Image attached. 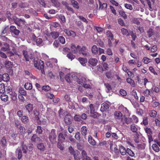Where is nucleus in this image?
Here are the masks:
<instances>
[{"label":"nucleus","mask_w":160,"mask_h":160,"mask_svg":"<svg viewBox=\"0 0 160 160\" xmlns=\"http://www.w3.org/2000/svg\"><path fill=\"white\" fill-rule=\"evenodd\" d=\"M32 62H33L34 66L36 68L41 70L42 73L45 74L44 70V62L41 60L37 59L35 60L34 58L33 59Z\"/></svg>","instance_id":"obj_1"},{"label":"nucleus","mask_w":160,"mask_h":160,"mask_svg":"<svg viewBox=\"0 0 160 160\" xmlns=\"http://www.w3.org/2000/svg\"><path fill=\"white\" fill-rule=\"evenodd\" d=\"M56 130L53 129L51 130V132L49 133L48 138L49 141L52 144H54L57 142L56 141V135L55 134Z\"/></svg>","instance_id":"obj_2"},{"label":"nucleus","mask_w":160,"mask_h":160,"mask_svg":"<svg viewBox=\"0 0 160 160\" xmlns=\"http://www.w3.org/2000/svg\"><path fill=\"white\" fill-rule=\"evenodd\" d=\"M22 53L27 62L29 61L30 60H31L34 58V56L32 54L28 53L26 51L23 50Z\"/></svg>","instance_id":"obj_3"},{"label":"nucleus","mask_w":160,"mask_h":160,"mask_svg":"<svg viewBox=\"0 0 160 160\" xmlns=\"http://www.w3.org/2000/svg\"><path fill=\"white\" fill-rule=\"evenodd\" d=\"M78 52L80 54H82V55L84 56H88L89 55V53L88 52L86 47L83 46L81 47L80 46L79 48Z\"/></svg>","instance_id":"obj_4"},{"label":"nucleus","mask_w":160,"mask_h":160,"mask_svg":"<svg viewBox=\"0 0 160 160\" xmlns=\"http://www.w3.org/2000/svg\"><path fill=\"white\" fill-rule=\"evenodd\" d=\"M13 21L19 27L23 26L25 24V21L24 19L16 18H13Z\"/></svg>","instance_id":"obj_5"},{"label":"nucleus","mask_w":160,"mask_h":160,"mask_svg":"<svg viewBox=\"0 0 160 160\" xmlns=\"http://www.w3.org/2000/svg\"><path fill=\"white\" fill-rule=\"evenodd\" d=\"M63 32L68 37H71L74 38L76 36V33L72 30H69L68 29H64Z\"/></svg>","instance_id":"obj_6"},{"label":"nucleus","mask_w":160,"mask_h":160,"mask_svg":"<svg viewBox=\"0 0 160 160\" xmlns=\"http://www.w3.org/2000/svg\"><path fill=\"white\" fill-rule=\"evenodd\" d=\"M37 145V147L38 149L41 152H43L46 150L45 147L46 146V144L45 143H42L41 142H39Z\"/></svg>","instance_id":"obj_7"},{"label":"nucleus","mask_w":160,"mask_h":160,"mask_svg":"<svg viewBox=\"0 0 160 160\" xmlns=\"http://www.w3.org/2000/svg\"><path fill=\"white\" fill-rule=\"evenodd\" d=\"M10 31L12 34H14L16 36H18L20 33V31L16 29V27L13 25H11L10 27Z\"/></svg>","instance_id":"obj_8"},{"label":"nucleus","mask_w":160,"mask_h":160,"mask_svg":"<svg viewBox=\"0 0 160 160\" xmlns=\"http://www.w3.org/2000/svg\"><path fill=\"white\" fill-rule=\"evenodd\" d=\"M72 117L70 115L67 114L64 118V122L67 125L71 124L72 123Z\"/></svg>","instance_id":"obj_9"},{"label":"nucleus","mask_w":160,"mask_h":160,"mask_svg":"<svg viewBox=\"0 0 160 160\" xmlns=\"http://www.w3.org/2000/svg\"><path fill=\"white\" fill-rule=\"evenodd\" d=\"M25 108L28 113L30 114L33 111V105L31 103H28L25 106Z\"/></svg>","instance_id":"obj_10"},{"label":"nucleus","mask_w":160,"mask_h":160,"mask_svg":"<svg viewBox=\"0 0 160 160\" xmlns=\"http://www.w3.org/2000/svg\"><path fill=\"white\" fill-rule=\"evenodd\" d=\"M114 116L116 119L120 120L123 115L121 112L117 111L114 112Z\"/></svg>","instance_id":"obj_11"},{"label":"nucleus","mask_w":160,"mask_h":160,"mask_svg":"<svg viewBox=\"0 0 160 160\" xmlns=\"http://www.w3.org/2000/svg\"><path fill=\"white\" fill-rule=\"evenodd\" d=\"M109 107V105L108 103L106 102H104L101 104L100 110L102 112H103L108 109Z\"/></svg>","instance_id":"obj_12"},{"label":"nucleus","mask_w":160,"mask_h":160,"mask_svg":"<svg viewBox=\"0 0 160 160\" xmlns=\"http://www.w3.org/2000/svg\"><path fill=\"white\" fill-rule=\"evenodd\" d=\"M79 47V45H77L76 47L74 44H72L71 48L72 52L74 53L78 52Z\"/></svg>","instance_id":"obj_13"},{"label":"nucleus","mask_w":160,"mask_h":160,"mask_svg":"<svg viewBox=\"0 0 160 160\" xmlns=\"http://www.w3.org/2000/svg\"><path fill=\"white\" fill-rule=\"evenodd\" d=\"M31 140L33 142H41L42 140L41 138L37 136L36 134H34L32 137Z\"/></svg>","instance_id":"obj_14"},{"label":"nucleus","mask_w":160,"mask_h":160,"mask_svg":"<svg viewBox=\"0 0 160 160\" xmlns=\"http://www.w3.org/2000/svg\"><path fill=\"white\" fill-rule=\"evenodd\" d=\"M130 129L131 131L133 132L136 133L137 135H138V128L137 125L135 124H132L130 126Z\"/></svg>","instance_id":"obj_15"},{"label":"nucleus","mask_w":160,"mask_h":160,"mask_svg":"<svg viewBox=\"0 0 160 160\" xmlns=\"http://www.w3.org/2000/svg\"><path fill=\"white\" fill-rule=\"evenodd\" d=\"M98 62V60L96 58H90L88 60V63L93 66H95Z\"/></svg>","instance_id":"obj_16"},{"label":"nucleus","mask_w":160,"mask_h":160,"mask_svg":"<svg viewBox=\"0 0 160 160\" xmlns=\"http://www.w3.org/2000/svg\"><path fill=\"white\" fill-rule=\"evenodd\" d=\"M65 139V137H64L62 132H60L58 134V140L59 142L62 143L64 141Z\"/></svg>","instance_id":"obj_17"},{"label":"nucleus","mask_w":160,"mask_h":160,"mask_svg":"<svg viewBox=\"0 0 160 160\" xmlns=\"http://www.w3.org/2000/svg\"><path fill=\"white\" fill-rule=\"evenodd\" d=\"M8 94L10 95L11 98L12 100L13 101H15L17 100V94L14 90H13L11 92H10Z\"/></svg>","instance_id":"obj_18"},{"label":"nucleus","mask_w":160,"mask_h":160,"mask_svg":"<svg viewBox=\"0 0 160 160\" xmlns=\"http://www.w3.org/2000/svg\"><path fill=\"white\" fill-rule=\"evenodd\" d=\"M22 122L24 124H27L29 122V118L28 116L24 115L22 116L21 118Z\"/></svg>","instance_id":"obj_19"},{"label":"nucleus","mask_w":160,"mask_h":160,"mask_svg":"<svg viewBox=\"0 0 160 160\" xmlns=\"http://www.w3.org/2000/svg\"><path fill=\"white\" fill-rule=\"evenodd\" d=\"M119 150L121 154L123 156L125 155L127 153V149L126 150L125 148L122 146L120 147Z\"/></svg>","instance_id":"obj_20"},{"label":"nucleus","mask_w":160,"mask_h":160,"mask_svg":"<svg viewBox=\"0 0 160 160\" xmlns=\"http://www.w3.org/2000/svg\"><path fill=\"white\" fill-rule=\"evenodd\" d=\"M99 0V8L101 9H106L107 7V4L106 3H102L100 0Z\"/></svg>","instance_id":"obj_21"},{"label":"nucleus","mask_w":160,"mask_h":160,"mask_svg":"<svg viewBox=\"0 0 160 160\" xmlns=\"http://www.w3.org/2000/svg\"><path fill=\"white\" fill-rule=\"evenodd\" d=\"M92 52L93 54L96 55L98 54V48L96 45H94L92 47Z\"/></svg>","instance_id":"obj_22"},{"label":"nucleus","mask_w":160,"mask_h":160,"mask_svg":"<svg viewBox=\"0 0 160 160\" xmlns=\"http://www.w3.org/2000/svg\"><path fill=\"white\" fill-rule=\"evenodd\" d=\"M50 35L53 39H56L58 37L59 33V32H52L50 33Z\"/></svg>","instance_id":"obj_23"},{"label":"nucleus","mask_w":160,"mask_h":160,"mask_svg":"<svg viewBox=\"0 0 160 160\" xmlns=\"http://www.w3.org/2000/svg\"><path fill=\"white\" fill-rule=\"evenodd\" d=\"M87 129L86 126H82L81 129V133L82 135L85 138L87 134Z\"/></svg>","instance_id":"obj_24"},{"label":"nucleus","mask_w":160,"mask_h":160,"mask_svg":"<svg viewBox=\"0 0 160 160\" xmlns=\"http://www.w3.org/2000/svg\"><path fill=\"white\" fill-rule=\"evenodd\" d=\"M71 2L72 5L74 8L77 9H78L79 8V4L77 1L74 0H72Z\"/></svg>","instance_id":"obj_25"},{"label":"nucleus","mask_w":160,"mask_h":160,"mask_svg":"<svg viewBox=\"0 0 160 160\" xmlns=\"http://www.w3.org/2000/svg\"><path fill=\"white\" fill-rule=\"evenodd\" d=\"M4 46L1 48V50L3 51H7L9 50V45L7 43L4 42L3 43Z\"/></svg>","instance_id":"obj_26"},{"label":"nucleus","mask_w":160,"mask_h":160,"mask_svg":"<svg viewBox=\"0 0 160 160\" xmlns=\"http://www.w3.org/2000/svg\"><path fill=\"white\" fill-rule=\"evenodd\" d=\"M2 78L3 81L5 82H7L9 80V77L8 73H4L2 75Z\"/></svg>","instance_id":"obj_27"},{"label":"nucleus","mask_w":160,"mask_h":160,"mask_svg":"<svg viewBox=\"0 0 160 160\" xmlns=\"http://www.w3.org/2000/svg\"><path fill=\"white\" fill-rule=\"evenodd\" d=\"M148 35L149 38L151 37L153 35H154L155 32L151 28L149 29L147 31Z\"/></svg>","instance_id":"obj_28"},{"label":"nucleus","mask_w":160,"mask_h":160,"mask_svg":"<svg viewBox=\"0 0 160 160\" xmlns=\"http://www.w3.org/2000/svg\"><path fill=\"white\" fill-rule=\"evenodd\" d=\"M88 142L92 145H94L96 144V142L92 138L91 136L89 135L88 137Z\"/></svg>","instance_id":"obj_29"},{"label":"nucleus","mask_w":160,"mask_h":160,"mask_svg":"<svg viewBox=\"0 0 160 160\" xmlns=\"http://www.w3.org/2000/svg\"><path fill=\"white\" fill-rule=\"evenodd\" d=\"M121 31L122 34L126 36L127 37L129 36V33L128 30L124 28H122L121 29Z\"/></svg>","instance_id":"obj_30"},{"label":"nucleus","mask_w":160,"mask_h":160,"mask_svg":"<svg viewBox=\"0 0 160 160\" xmlns=\"http://www.w3.org/2000/svg\"><path fill=\"white\" fill-rule=\"evenodd\" d=\"M0 98L2 101L6 102L8 100V97L7 95L2 94L1 95Z\"/></svg>","instance_id":"obj_31"},{"label":"nucleus","mask_w":160,"mask_h":160,"mask_svg":"<svg viewBox=\"0 0 160 160\" xmlns=\"http://www.w3.org/2000/svg\"><path fill=\"white\" fill-rule=\"evenodd\" d=\"M4 64L5 65V67L7 68H12L13 64L11 62L8 61H6L5 62Z\"/></svg>","instance_id":"obj_32"},{"label":"nucleus","mask_w":160,"mask_h":160,"mask_svg":"<svg viewBox=\"0 0 160 160\" xmlns=\"http://www.w3.org/2000/svg\"><path fill=\"white\" fill-rule=\"evenodd\" d=\"M72 77L71 74H68L66 75L65 77V79L69 83L71 82V80Z\"/></svg>","instance_id":"obj_33"},{"label":"nucleus","mask_w":160,"mask_h":160,"mask_svg":"<svg viewBox=\"0 0 160 160\" xmlns=\"http://www.w3.org/2000/svg\"><path fill=\"white\" fill-rule=\"evenodd\" d=\"M16 153H18V159L20 160L22 157V151L20 148H18L16 151Z\"/></svg>","instance_id":"obj_34"},{"label":"nucleus","mask_w":160,"mask_h":160,"mask_svg":"<svg viewBox=\"0 0 160 160\" xmlns=\"http://www.w3.org/2000/svg\"><path fill=\"white\" fill-rule=\"evenodd\" d=\"M88 79L87 80L85 77H82L78 81V83L82 85V84L86 82Z\"/></svg>","instance_id":"obj_35"},{"label":"nucleus","mask_w":160,"mask_h":160,"mask_svg":"<svg viewBox=\"0 0 160 160\" xmlns=\"http://www.w3.org/2000/svg\"><path fill=\"white\" fill-rule=\"evenodd\" d=\"M25 88L28 90H30L32 89V84L30 82H27L24 85Z\"/></svg>","instance_id":"obj_36"},{"label":"nucleus","mask_w":160,"mask_h":160,"mask_svg":"<svg viewBox=\"0 0 160 160\" xmlns=\"http://www.w3.org/2000/svg\"><path fill=\"white\" fill-rule=\"evenodd\" d=\"M127 153L129 156L131 157H134L135 156L134 152L131 149L127 148Z\"/></svg>","instance_id":"obj_37"},{"label":"nucleus","mask_w":160,"mask_h":160,"mask_svg":"<svg viewBox=\"0 0 160 160\" xmlns=\"http://www.w3.org/2000/svg\"><path fill=\"white\" fill-rule=\"evenodd\" d=\"M119 13L121 16L124 19H126L127 18V15L126 14V12L123 10H120L119 11Z\"/></svg>","instance_id":"obj_38"},{"label":"nucleus","mask_w":160,"mask_h":160,"mask_svg":"<svg viewBox=\"0 0 160 160\" xmlns=\"http://www.w3.org/2000/svg\"><path fill=\"white\" fill-rule=\"evenodd\" d=\"M37 128L36 130V133L40 135L43 132L42 128V127L39 126H38L37 127Z\"/></svg>","instance_id":"obj_39"},{"label":"nucleus","mask_w":160,"mask_h":160,"mask_svg":"<svg viewBox=\"0 0 160 160\" xmlns=\"http://www.w3.org/2000/svg\"><path fill=\"white\" fill-rule=\"evenodd\" d=\"M106 35L108 38L111 39L112 40H114V37L111 32L110 31H108L106 32Z\"/></svg>","instance_id":"obj_40"},{"label":"nucleus","mask_w":160,"mask_h":160,"mask_svg":"<svg viewBox=\"0 0 160 160\" xmlns=\"http://www.w3.org/2000/svg\"><path fill=\"white\" fill-rule=\"evenodd\" d=\"M126 80L128 83L130 84L133 87H134L135 86V83L134 80L132 79L131 78H128Z\"/></svg>","instance_id":"obj_41"},{"label":"nucleus","mask_w":160,"mask_h":160,"mask_svg":"<svg viewBox=\"0 0 160 160\" xmlns=\"http://www.w3.org/2000/svg\"><path fill=\"white\" fill-rule=\"evenodd\" d=\"M153 150L156 152H158L160 151V148L158 145L155 144H153L152 146Z\"/></svg>","instance_id":"obj_42"},{"label":"nucleus","mask_w":160,"mask_h":160,"mask_svg":"<svg viewBox=\"0 0 160 160\" xmlns=\"http://www.w3.org/2000/svg\"><path fill=\"white\" fill-rule=\"evenodd\" d=\"M78 60L82 65H84L87 61V59L86 58H83L81 57L79 58Z\"/></svg>","instance_id":"obj_43"},{"label":"nucleus","mask_w":160,"mask_h":160,"mask_svg":"<svg viewBox=\"0 0 160 160\" xmlns=\"http://www.w3.org/2000/svg\"><path fill=\"white\" fill-rule=\"evenodd\" d=\"M94 28L96 29L97 31L99 33H102L104 30L103 28L100 27L95 26Z\"/></svg>","instance_id":"obj_44"},{"label":"nucleus","mask_w":160,"mask_h":160,"mask_svg":"<svg viewBox=\"0 0 160 160\" xmlns=\"http://www.w3.org/2000/svg\"><path fill=\"white\" fill-rule=\"evenodd\" d=\"M149 114L151 117L155 118L157 114V112L156 111L152 110L149 111Z\"/></svg>","instance_id":"obj_45"},{"label":"nucleus","mask_w":160,"mask_h":160,"mask_svg":"<svg viewBox=\"0 0 160 160\" xmlns=\"http://www.w3.org/2000/svg\"><path fill=\"white\" fill-rule=\"evenodd\" d=\"M17 128L19 130L20 133L21 134H24V132H25V128L21 125Z\"/></svg>","instance_id":"obj_46"},{"label":"nucleus","mask_w":160,"mask_h":160,"mask_svg":"<svg viewBox=\"0 0 160 160\" xmlns=\"http://www.w3.org/2000/svg\"><path fill=\"white\" fill-rule=\"evenodd\" d=\"M151 59L147 57H144L142 61V62L145 64H147L149 63L150 62Z\"/></svg>","instance_id":"obj_47"},{"label":"nucleus","mask_w":160,"mask_h":160,"mask_svg":"<svg viewBox=\"0 0 160 160\" xmlns=\"http://www.w3.org/2000/svg\"><path fill=\"white\" fill-rule=\"evenodd\" d=\"M68 58L71 59V61L73 59L75 58V56L73 55L71 52H69L67 55Z\"/></svg>","instance_id":"obj_48"},{"label":"nucleus","mask_w":160,"mask_h":160,"mask_svg":"<svg viewBox=\"0 0 160 160\" xmlns=\"http://www.w3.org/2000/svg\"><path fill=\"white\" fill-rule=\"evenodd\" d=\"M91 116L94 118L98 117L99 115V114L96 112L94 111L92 112H90Z\"/></svg>","instance_id":"obj_49"},{"label":"nucleus","mask_w":160,"mask_h":160,"mask_svg":"<svg viewBox=\"0 0 160 160\" xmlns=\"http://www.w3.org/2000/svg\"><path fill=\"white\" fill-rule=\"evenodd\" d=\"M22 151L23 153H26L27 152V146L25 144L23 143L22 145Z\"/></svg>","instance_id":"obj_50"},{"label":"nucleus","mask_w":160,"mask_h":160,"mask_svg":"<svg viewBox=\"0 0 160 160\" xmlns=\"http://www.w3.org/2000/svg\"><path fill=\"white\" fill-rule=\"evenodd\" d=\"M19 92L20 94V95H22L25 96H26L27 95L26 91L22 88L20 89Z\"/></svg>","instance_id":"obj_51"},{"label":"nucleus","mask_w":160,"mask_h":160,"mask_svg":"<svg viewBox=\"0 0 160 160\" xmlns=\"http://www.w3.org/2000/svg\"><path fill=\"white\" fill-rule=\"evenodd\" d=\"M68 108L72 110L75 108L74 104L71 101L68 102Z\"/></svg>","instance_id":"obj_52"},{"label":"nucleus","mask_w":160,"mask_h":160,"mask_svg":"<svg viewBox=\"0 0 160 160\" xmlns=\"http://www.w3.org/2000/svg\"><path fill=\"white\" fill-rule=\"evenodd\" d=\"M5 91V85L3 83L0 84V93H2Z\"/></svg>","instance_id":"obj_53"},{"label":"nucleus","mask_w":160,"mask_h":160,"mask_svg":"<svg viewBox=\"0 0 160 160\" xmlns=\"http://www.w3.org/2000/svg\"><path fill=\"white\" fill-rule=\"evenodd\" d=\"M104 85L107 89V92H109L112 89L111 85L108 83H104Z\"/></svg>","instance_id":"obj_54"},{"label":"nucleus","mask_w":160,"mask_h":160,"mask_svg":"<svg viewBox=\"0 0 160 160\" xmlns=\"http://www.w3.org/2000/svg\"><path fill=\"white\" fill-rule=\"evenodd\" d=\"M97 68L98 71L100 72H102L104 71V68L101 65H98Z\"/></svg>","instance_id":"obj_55"},{"label":"nucleus","mask_w":160,"mask_h":160,"mask_svg":"<svg viewBox=\"0 0 160 160\" xmlns=\"http://www.w3.org/2000/svg\"><path fill=\"white\" fill-rule=\"evenodd\" d=\"M124 7L127 9L130 10H132L133 9L132 6L130 4L125 3L124 4Z\"/></svg>","instance_id":"obj_56"},{"label":"nucleus","mask_w":160,"mask_h":160,"mask_svg":"<svg viewBox=\"0 0 160 160\" xmlns=\"http://www.w3.org/2000/svg\"><path fill=\"white\" fill-rule=\"evenodd\" d=\"M120 94L123 97H125L127 95V93L123 89H121L120 90L119 92Z\"/></svg>","instance_id":"obj_57"},{"label":"nucleus","mask_w":160,"mask_h":160,"mask_svg":"<svg viewBox=\"0 0 160 160\" xmlns=\"http://www.w3.org/2000/svg\"><path fill=\"white\" fill-rule=\"evenodd\" d=\"M81 154L82 157H83V159H86L88 157L87 156V153L85 150H82V151Z\"/></svg>","instance_id":"obj_58"},{"label":"nucleus","mask_w":160,"mask_h":160,"mask_svg":"<svg viewBox=\"0 0 160 160\" xmlns=\"http://www.w3.org/2000/svg\"><path fill=\"white\" fill-rule=\"evenodd\" d=\"M126 116L125 115L122 116V117L120 118L121 120L120 123L122 124V125H124L125 123Z\"/></svg>","instance_id":"obj_59"},{"label":"nucleus","mask_w":160,"mask_h":160,"mask_svg":"<svg viewBox=\"0 0 160 160\" xmlns=\"http://www.w3.org/2000/svg\"><path fill=\"white\" fill-rule=\"evenodd\" d=\"M132 121V119L131 118H127L126 117L125 123L127 124H128L131 123Z\"/></svg>","instance_id":"obj_60"},{"label":"nucleus","mask_w":160,"mask_h":160,"mask_svg":"<svg viewBox=\"0 0 160 160\" xmlns=\"http://www.w3.org/2000/svg\"><path fill=\"white\" fill-rule=\"evenodd\" d=\"M158 50L157 46L156 45H154L150 49V51L152 52H155Z\"/></svg>","instance_id":"obj_61"},{"label":"nucleus","mask_w":160,"mask_h":160,"mask_svg":"<svg viewBox=\"0 0 160 160\" xmlns=\"http://www.w3.org/2000/svg\"><path fill=\"white\" fill-rule=\"evenodd\" d=\"M33 149V145L32 144L30 143L27 146L28 150L29 151H32Z\"/></svg>","instance_id":"obj_62"},{"label":"nucleus","mask_w":160,"mask_h":160,"mask_svg":"<svg viewBox=\"0 0 160 160\" xmlns=\"http://www.w3.org/2000/svg\"><path fill=\"white\" fill-rule=\"evenodd\" d=\"M58 39L59 40V42L62 44H64L65 43V39L62 36H61L59 37L58 38Z\"/></svg>","instance_id":"obj_63"},{"label":"nucleus","mask_w":160,"mask_h":160,"mask_svg":"<svg viewBox=\"0 0 160 160\" xmlns=\"http://www.w3.org/2000/svg\"><path fill=\"white\" fill-rule=\"evenodd\" d=\"M90 112H92L95 111V106L92 104H90L89 106Z\"/></svg>","instance_id":"obj_64"}]
</instances>
